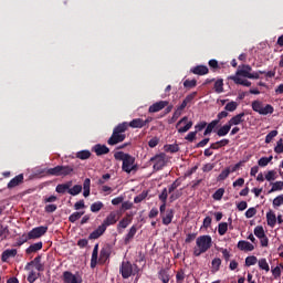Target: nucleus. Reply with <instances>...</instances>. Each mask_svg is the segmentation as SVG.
I'll return each mask as SVG.
<instances>
[{"label":"nucleus","instance_id":"nucleus-1","mask_svg":"<svg viewBox=\"0 0 283 283\" xmlns=\"http://www.w3.org/2000/svg\"><path fill=\"white\" fill-rule=\"evenodd\" d=\"M42 174H45L46 176L65 178L67 176H74L75 167L74 165H57L53 168L45 169L44 171H42Z\"/></svg>","mask_w":283,"mask_h":283},{"label":"nucleus","instance_id":"nucleus-2","mask_svg":"<svg viewBox=\"0 0 283 283\" xmlns=\"http://www.w3.org/2000/svg\"><path fill=\"white\" fill-rule=\"evenodd\" d=\"M119 273L122 274L123 280H129L132 276L140 277V268H138V264L136 263L123 261L119 266Z\"/></svg>","mask_w":283,"mask_h":283},{"label":"nucleus","instance_id":"nucleus-3","mask_svg":"<svg viewBox=\"0 0 283 283\" xmlns=\"http://www.w3.org/2000/svg\"><path fill=\"white\" fill-rule=\"evenodd\" d=\"M127 130V122H123L118 124L114 129L112 136L107 140V145H118V143H123L127 135H125Z\"/></svg>","mask_w":283,"mask_h":283},{"label":"nucleus","instance_id":"nucleus-4","mask_svg":"<svg viewBox=\"0 0 283 283\" xmlns=\"http://www.w3.org/2000/svg\"><path fill=\"white\" fill-rule=\"evenodd\" d=\"M197 248L193 249V255L195 258H200L202 253H207L209 249H211V245L213 244V241L211 239V235H200L196 240Z\"/></svg>","mask_w":283,"mask_h":283},{"label":"nucleus","instance_id":"nucleus-5","mask_svg":"<svg viewBox=\"0 0 283 283\" xmlns=\"http://www.w3.org/2000/svg\"><path fill=\"white\" fill-rule=\"evenodd\" d=\"M253 72V69L251 67V65L249 64H243V65H239L237 72H235V76L240 77L243 76V78H254L258 80L260 78V74H266V71H259V72Z\"/></svg>","mask_w":283,"mask_h":283},{"label":"nucleus","instance_id":"nucleus-6","mask_svg":"<svg viewBox=\"0 0 283 283\" xmlns=\"http://www.w3.org/2000/svg\"><path fill=\"white\" fill-rule=\"evenodd\" d=\"M122 169L126 174H132V171H138V165H136V157L128 155L122 164Z\"/></svg>","mask_w":283,"mask_h":283},{"label":"nucleus","instance_id":"nucleus-7","mask_svg":"<svg viewBox=\"0 0 283 283\" xmlns=\"http://www.w3.org/2000/svg\"><path fill=\"white\" fill-rule=\"evenodd\" d=\"M193 127V122L189 120V117L184 116L177 124H176V129L178 134H187L189 129Z\"/></svg>","mask_w":283,"mask_h":283},{"label":"nucleus","instance_id":"nucleus-8","mask_svg":"<svg viewBox=\"0 0 283 283\" xmlns=\"http://www.w3.org/2000/svg\"><path fill=\"white\" fill-rule=\"evenodd\" d=\"M166 158H167V155H165V153H161V154L156 155L153 158H150V163H154L153 168L155 169V171H160V169H163V167H165Z\"/></svg>","mask_w":283,"mask_h":283},{"label":"nucleus","instance_id":"nucleus-9","mask_svg":"<svg viewBox=\"0 0 283 283\" xmlns=\"http://www.w3.org/2000/svg\"><path fill=\"white\" fill-rule=\"evenodd\" d=\"M48 233V226H40L33 228L29 233V240H38V238H43Z\"/></svg>","mask_w":283,"mask_h":283},{"label":"nucleus","instance_id":"nucleus-10","mask_svg":"<svg viewBox=\"0 0 283 283\" xmlns=\"http://www.w3.org/2000/svg\"><path fill=\"white\" fill-rule=\"evenodd\" d=\"M62 280L64 283H83V280L76 274L70 272V271H64L62 274Z\"/></svg>","mask_w":283,"mask_h":283},{"label":"nucleus","instance_id":"nucleus-11","mask_svg":"<svg viewBox=\"0 0 283 283\" xmlns=\"http://www.w3.org/2000/svg\"><path fill=\"white\" fill-rule=\"evenodd\" d=\"M118 222V212L112 211L104 219L102 226H104L106 229L107 227H112L113 224H116Z\"/></svg>","mask_w":283,"mask_h":283},{"label":"nucleus","instance_id":"nucleus-12","mask_svg":"<svg viewBox=\"0 0 283 283\" xmlns=\"http://www.w3.org/2000/svg\"><path fill=\"white\" fill-rule=\"evenodd\" d=\"M167 105H169V101L156 102L149 106L148 112H149V114H156L158 112H161V109H165V107H167Z\"/></svg>","mask_w":283,"mask_h":283},{"label":"nucleus","instance_id":"nucleus-13","mask_svg":"<svg viewBox=\"0 0 283 283\" xmlns=\"http://www.w3.org/2000/svg\"><path fill=\"white\" fill-rule=\"evenodd\" d=\"M109 255H112V250L109 249V247L102 248L98 259L99 264H105V262L109 260Z\"/></svg>","mask_w":283,"mask_h":283},{"label":"nucleus","instance_id":"nucleus-14","mask_svg":"<svg viewBox=\"0 0 283 283\" xmlns=\"http://www.w3.org/2000/svg\"><path fill=\"white\" fill-rule=\"evenodd\" d=\"M244 116H247V114L244 112L239 113L237 115H234L228 123L230 125V127H233L235 125H242V123H244Z\"/></svg>","mask_w":283,"mask_h":283},{"label":"nucleus","instance_id":"nucleus-15","mask_svg":"<svg viewBox=\"0 0 283 283\" xmlns=\"http://www.w3.org/2000/svg\"><path fill=\"white\" fill-rule=\"evenodd\" d=\"M92 151H94L96 156H105L109 153V148L106 145L96 144L93 146Z\"/></svg>","mask_w":283,"mask_h":283},{"label":"nucleus","instance_id":"nucleus-16","mask_svg":"<svg viewBox=\"0 0 283 283\" xmlns=\"http://www.w3.org/2000/svg\"><path fill=\"white\" fill-rule=\"evenodd\" d=\"M129 127H132V129H143V127H145V119L135 118L127 123V129H129Z\"/></svg>","mask_w":283,"mask_h":283},{"label":"nucleus","instance_id":"nucleus-17","mask_svg":"<svg viewBox=\"0 0 283 283\" xmlns=\"http://www.w3.org/2000/svg\"><path fill=\"white\" fill-rule=\"evenodd\" d=\"M105 231H107V228H105L103 226V223L101 226H98L97 229H95L90 235H88V240H98V238H101V235H103V233H105Z\"/></svg>","mask_w":283,"mask_h":283},{"label":"nucleus","instance_id":"nucleus-18","mask_svg":"<svg viewBox=\"0 0 283 283\" xmlns=\"http://www.w3.org/2000/svg\"><path fill=\"white\" fill-rule=\"evenodd\" d=\"M192 74H197V76H205L209 74V67L207 65H197L190 70Z\"/></svg>","mask_w":283,"mask_h":283},{"label":"nucleus","instance_id":"nucleus-19","mask_svg":"<svg viewBox=\"0 0 283 283\" xmlns=\"http://www.w3.org/2000/svg\"><path fill=\"white\" fill-rule=\"evenodd\" d=\"M19 185H23V174H20L12 178L8 184V189H14V187H19Z\"/></svg>","mask_w":283,"mask_h":283},{"label":"nucleus","instance_id":"nucleus-20","mask_svg":"<svg viewBox=\"0 0 283 283\" xmlns=\"http://www.w3.org/2000/svg\"><path fill=\"white\" fill-rule=\"evenodd\" d=\"M228 78L229 81H233L235 85H243V87H251V82H249L248 80H242L238 77V75H230Z\"/></svg>","mask_w":283,"mask_h":283},{"label":"nucleus","instance_id":"nucleus-21","mask_svg":"<svg viewBox=\"0 0 283 283\" xmlns=\"http://www.w3.org/2000/svg\"><path fill=\"white\" fill-rule=\"evenodd\" d=\"M17 249H7L2 252V255H1V261L2 262H8V260H10V258H17Z\"/></svg>","mask_w":283,"mask_h":283},{"label":"nucleus","instance_id":"nucleus-22","mask_svg":"<svg viewBox=\"0 0 283 283\" xmlns=\"http://www.w3.org/2000/svg\"><path fill=\"white\" fill-rule=\"evenodd\" d=\"M266 222L268 227H271V229H273L275 224H277V217L275 216V212H273V210L266 212Z\"/></svg>","mask_w":283,"mask_h":283},{"label":"nucleus","instance_id":"nucleus-23","mask_svg":"<svg viewBox=\"0 0 283 283\" xmlns=\"http://www.w3.org/2000/svg\"><path fill=\"white\" fill-rule=\"evenodd\" d=\"M96 264H98V243L94 245L92 256H91V269H96Z\"/></svg>","mask_w":283,"mask_h":283},{"label":"nucleus","instance_id":"nucleus-24","mask_svg":"<svg viewBox=\"0 0 283 283\" xmlns=\"http://www.w3.org/2000/svg\"><path fill=\"white\" fill-rule=\"evenodd\" d=\"M41 249H43V242H36L31 244L29 248H27L25 250V254L30 255L32 253H36V251H41Z\"/></svg>","mask_w":283,"mask_h":283},{"label":"nucleus","instance_id":"nucleus-25","mask_svg":"<svg viewBox=\"0 0 283 283\" xmlns=\"http://www.w3.org/2000/svg\"><path fill=\"white\" fill-rule=\"evenodd\" d=\"M229 143H231V140L223 138L219 142L212 143L210 145V149H214V150L222 149V147H227V145H229Z\"/></svg>","mask_w":283,"mask_h":283},{"label":"nucleus","instance_id":"nucleus-26","mask_svg":"<svg viewBox=\"0 0 283 283\" xmlns=\"http://www.w3.org/2000/svg\"><path fill=\"white\" fill-rule=\"evenodd\" d=\"M137 231H138V228H136V226H132L128 233L124 238V243L129 244L132 240H134V235H136Z\"/></svg>","mask_w":283,"mask_h":283},{"label":"nucleus","instance_id":"nucleus-27","mask_svg":"<svg viewBox=\"0 0 283 283\" xmlns=\"http://www.w3.org/2000/svg\"><path fill=\"white\" fill-rule=\"evenodd\" d=\"M238 249H240V251H253L255 247L249 241H239Z\"/></svg>","mask_w":283,"mask_h":283},{"label":"nucleus","instance_id":"nucleus-28","mask_svg":"<svg viewBox=\"0 0 283 283\" xmlns=\"http://www.w3.org/2000/svg\"><path fill=\"white\" fill-rule=\"evenodd\" d=\"M231 125L229 124V122L227 124H224L223 126H221L218 130H217V136H219L220 138L227 136V134H229V132H231Z\"/></svg>","mask_w":283,"mask_h":283},{"label":"nucleus","instance_id":"nucleus-29","mask_svg":"<svg viewBox=\"0 0 283 283\" xmlns=\"http://www.w3.org/2000/svg\"><path fill=\"white\" fill-rule=\"evenodd\" d=\"M158 279H159L163 283H169V280H170L169 270H168V269H161V270L158 272Z\"/></svg>","mask_w":283,"mask_h":283},{"label":"nucleus","instance_id":"nucleus-30","mask_svg":"<svg viewBox=\"0 0 283 283\" xmlns=\"http://www.w3.org/2000/svg\"><path fill=\"white\" fill-rule=\"evenodd\" d=\"M91 187H92V180L90 178H86L83 182V196L84 198H90L91 193Z\"/></svg>","mask_w":283,"mask_h":283},{"label":"nucleus","instance_id":"nucleus-31","mask_svg":"<svg viewBox=\"0 0 283 283\" xmlns=\"http://www.w3.org/2000/svg\"><path fill=\"white\" fill-rule=\"evenodd\" d=\"M220 266H222V259L214 258L211 261V273H218V271H220Z\"/></svg>","mask_w":283,"mask_h":283},{"label":"nucleus","instance_id":"nucleus-32","mask_svg":"<svg viewBox=\"0 0 283 283\" xmlns=\"http://www.w3.org/2000/svg\"><path fill=\"white\" fill-rule=\"evenodd\" d=\"M72 187V181L66 184H59L55 188L56 193H65V191H70V188Z\"/></svg>","mask_w":283,"mask_h":283},{"label":"nucleus","instance_id":"nucleus-33","mask_svg":"<svg viewBox=\"0 0 283 283\" xmlns=\"http://www.w3.org/2000/svg\"><path fill=\"white\" fill-rule=\"evenodd\" d=\"M174 220V210H167L166 216H163V224L168 227V224H171V221Z\"/></svg>","mask_w":283,"mask_h":283},{"label":"nucleus","instance_id":"nucleus-34","mask_svg":"<svg viewBox=\"0 0 283 283\" xmlns=\"http://www.w3.org/2000/svg\"><path fill=\"white\" fill-rule=\"evenodd\" d=\"M218 125H220L219 120L214 119L212 122H210L207 126H206V130L203 132V136H209V134H211L213 132L214 127H218Z\"/></svg>","mask_w":283,"mask_h":283},{"label":"nucleus","instance_id":"nucleus-35","mask_svg":"<svg viewBox=\"0 0 283 283\" xmlns=\"http://www.w3.org/2000/svg\"><path fill=\"white\" fill-rule=\"evenodd\" d=\"M213 90L217 94H222L224 92V80L219 78L214 82Z\"/></svg>","mask_w":283,"mask_h":283},{"label":"nucleus","instance_id":"nucleus-36","mask_svg":"<svg viewBox=\"0 0 283 283\" xmlns=\"http://www.w3.org/2000/svg\"><path fill=\"white\" fill-rule=\"evenodd\" d=\"M33 266H35L36 271H39L40 273L45 271V265L41 263V255H38L33 259Z\"/></svg>","mask_w":283,"mask_h":283},{"label":"nucleus","instance_id":"nucleus-37","mask_svg":"<svg viewBox=\"0 0 283 283\" xmlns=\"http://www.w3.org/2000/svg\"><path fill=\"white\" fill-rule=\"evenodd\" d=\"M129 224H132V216L127 214L126 217H124L119 223H118V228L119 229H127V227H129Z\"/></svg>","mask_w":283,"mask_h":283},{"label":"nucleus","instance_id":"nucleus-38","mask_svg":"<svg viewBox=\"0 0 283 283\" xmlns=\"http://www.w3.org/2000/svg\"><path fill=\"white\" fill-rule=\"evenodd\" d=\"M80 160H88L92 157V153L90 150H80L75 155Z\"/></svg>","mask_w":283,"mask_h":283},{"label":"nucleus","instance_id":"nucleus-39","mask_svg":"<svg viewBox=\"0 0 283 283\" xmlns=\"http://www.w3.org/2000/svg\"><path fill=\"white\" fill-rule=\"evenodd\" d=\"M272 188L268 191V193H275V191H282L283 190V181H275L272 182Z\"/></svg>","mask_w":283,"mask_h":283},{"label":"nucleus","instance_id":"nucleus-40","mask_svg":"<svg viewBox=\"0 0 283 283\" xmlns=\"http://www.w3.org/2000/svg\"><path fill=\"white\" fill-rule=\"evenodd\" d=\"M263 107H264V104L262 102L258 99L252 102V109L253 112H256V114L261 115Z\"/></svg>","mask_w":283,"mask_h":283},{"label":"nucleus","instance_id":"nucleus-41","mask_svg":"<svg viewBox=\"0 0 283 283\" xmlns=\"http://www.w3.org/2000/svg\"><path fill=\"white\" fill-rule=\"evenodd\" d=\"M230 174H231V168L229 167L222 170L221 174L217 177L218 182L222 180H227Z\"/></svg>","mask_w":283,"mask_h":283},{"label":"nucleus","instance_id":"nucleus-42","mask_svg":"<svg viewBox=\"0 0 283 283\" xmlns=\"http://www.w3.org/2000/svg\"><path fill=\"white\" fill-rule=\"evenodd\" d=\"M81 191H83V186L81 185H75L72 188H69L70 196H78Z\"/></svg>","mask_w":283,"mask_h":283},{"label":"nucleus","instance_id":"nucleus-43","mask_svg":"<svg viewBox=\"0 0 283 283\" xmlns=\"http://www.w3.org/2000/svg\"><path fill=\"white\" fill-rule=\"evenodd\" d=\"M273 112H275V108H273V105L266 104L261 109V116H268V114H273Z\"/></svg>","mask_w":283,"mask_h":283},{"label":"nucleus","instance_id":"nucleus-44","mask_svg":"<svg viewBox=\"0 0 283 283\" xmlns=\"http://www.w3.org/2000/svg\"><path fill=\"white\" fill-rule=\"evenodd\" d=\"M229 231V223L227 222H221L218 226V233L219 235H224Z\"/></svg>","mask_w":283,"mask_h":283},{"label":"nucleus","instance_id":"nucleus-45","mask_svg":"<svg viewBox=\"0 0 283 283\" xmlns=\"http://www.w3.org/2000/svg\"><path fill=\"white\" fill-rule=\"evenodd\" d=\"M104 205L103 201H97L91 205V211L92 213H98L101 209H103Z\"/></svg>","mask_w":283,"mask_h":283},{"label":"nucleus","instance_id":"nucleus-46","mask_svg":"<svg viewBox=\"0 0 283 283\" xmlns=\"http://www.w3.org/2000/svg\"><path fill=\"white\" fill-rule=\"evenodd\" d=\"M259 268L261 269V271H265L266 273L271 271V268L269 266V262H266V259L259 260Z\"/></svg>","mask_w":283,"mask_h":283},{"label":"nucleus","instance_id":"nucleus-47","mask_svg":"<svg viewBox=\"0 0 283 283\" xmlns=\"http://www.w3.org/2000/svg\"><path fill=\"white\" fill-rule=\"evenodd\" d=\"M85 214V211L82 212H73L70 217H69V221H71L72 223L76 222L77 220H81V217H83Z\"/></svg>","mask_w":283,"mask_h":283},{"label":"nucleus","instance_id":"nucleus-48","mask_svg":"<svg viewBox=\"0 0 283 283\" xmlns=\"http://www.w3.org/2000/svg\"><path fill=\"white\" fill-rule=\"evenodd\" d=\"M147 196H149V192L145 191V190L142 193H139L138 196H136L134 198L135 205L143 202V200H145L147 198Z\"/></svg>","mask_w":283,"mask_h":283},{"label":"nucleus","instance_id":"nucleus-49","mask_svg":"<svg viewBox=\"0 0 283 283\" xmlns=\"http://www.w3.org/2000/svg\"><path fill=\"white\" fill-rule=\"evenodd\" d=\"M28 240H30V237L28 234H22L17 239L14 247H22V244H25V242H28Z\"/></svg>","mask_w":283,"mask_h":283},{"label":"nucleus","instance_id":"nucleus-50","mask_svg":"<svg viewBox=\"0 0 283 283\" xmlns=\"http://www.w3.org/2000/svg\"><path fill=\"white\" fill-rule=\"evenodd\" d=\"M276 179H277V171L275 170H270L265 175V180H268V182H273V180H276Z\"/></svg>","mask_w":283,"mask_h":283},{"label":"nucleus","instance_id":"nucleus-51","mask_svg":"<svg viewBox=\"0 0 283 283\" xmlns=\"http://www.w3.org/2000/svg\"><path fill=\"white\" fill-rule=\"evenodd\" d=\"M283 205V195H279L276 198L273 199L272 206L274 209H277L279 207H282Z\"/></svg>","mask_w":283,"mask_h":283},{"label":"nucleus","instance_id":"nucleus-52","mask_svg":"<svg viewBox=\"0 0 283 283\" xmlns=\"http://www.w3.org/2000/svg\"><path fill=\"white\" fill-rule=\"evenodd\" d=\"M254 235L260 238H264L266 235V233L264 232V227L262 226H258L254 228Z\"/></svg>","mask_w":283,"mask_h":283},{"label":"nucleus","instance_id":"nucleus-53","mask_svg":"<svg viewBox=\"0 0 283 283\" xmlns=\"http://www.w3.org/2000/svg\"><path fill=\"white\" fill-rule=\"evenodd\" d=\"M182 182L179 179H176L170 186H168V193H174Z\"/></svg>","mask_w":283,"mask_h":283},{"label":"nucleus","instance_id":"nucleus-54","mask_svg":"<svg viewBox=\"0 0 283 283\" xmlns=\"http://www.w3.org/2000/svg\"><path fill=\"white\" fill-rule=\"evenodd\" d=\"M254 264H258V256L251 255L245 258V266H254Z\"/></svg>","mask_w":283,"mask_h":283},{"label":"nucleus","instance_id":"nucleus-55","mask_svg":"<svg viewBox=\"0 0 283 283\" xmlns=\"http://www.w3.org/2000/svg\"><path fill=\"white\" fill-rule=\"evenodd\" d=\"M8 235H10V230L8 229V226L0 224V238L7 239Z\"/></svg>","mask_w":283,"mask_h":283},{"label":"nucleus","instance_id":"nucleus-56","mask_svg":"<svg viewBox=\"0 0 283 283\" xmlns=\"http://www.w3.org/2000/svg\"><path fill=\"white\" fill-rule=\"evenodd\" d=\"M227 112H235L238 109V102H230L224 106Z\"/></svg>","mask_w":283,"mask_h":283},{"label":"nucleus","instance_id":"nucleus-57","mask_svg":"<svg viewBox=\"0 0 283 283\" xmlns=\"http://www.w3.org/2000/svg\"><path fill=\"white\" fill-rule=\"evenodd\" d=\"M167 198H169V190H167V188H164L161 190V193L158 196V199L160 200V202H167Z\"/></svg>","mask_w":283,"mask_h":283},{"label":"nucleus","instance_id":"nucleus-58","mask_svg":"<svg viewBox=\"0 0 283 283\" xmlns=\"http://www.w3.org/2000/svg\"><path fill=\"white\" fill-rule=\"evenodd\" d=\"M196 85H198V81L196 80H186L184 82V87H187L188 90L196 87Z\"/></svg>","mask_w":283,"mask_h":283},{"label":"nucleus","instance_id":"nucleus-59","mask_svg":"<svg viewBox=\"0 0 283 283\" xmlns=\"http://www.w3.org/2000/svg\"><path fill=\"white\" fill-rule=\"evenodd\" d=\"M222 196H224V188H219L213 195V200H222Z\"/></svg>","mask_w":283,"mask_h":283},{"label":"nucleus","instance_id":"nucleus-60","mask_svg":"<svg viewBox=\"0 0 283 283\" xmlns=\"http://www.w3.org/2000/svg\"><path fill=\"white\" fill-rule=\"evenodd\" d=\"M181 196H182V192L180 190H176L170 193L169 201L176 202V200H178V198H180Z\"/></svg>","mask_w":283,"mask_h":283},{"label":"nucleus","instance_id":"nucleus-61","mask_svg":"<svg viewBox=\"0 0 283 283\" xmlns=\"http://www.w3.org/2000/svg\"><path fill=\"white\" fill-rule=\"evenodd\" d=\"M277 136V130H272L265 136V144L269 145Z\"/></svg>","mask_w":283,"mask_h":283},{"label":"nucleus","instance_id":"nucleus-62","mask_svg":"<svg viewBox=\"0 0 283 283\" xmlns=\"http://www.w3.org/2000/svg\"><path fill=\"white\" fill-rule=\"evenodd\" d=\"M128 156H129V154H125L123 151H117L114 154L115 160H122V163H124L125 158H127Z\"/></svg>","mask_w":283,"mask_h":283},{"label":"nucleus","instance_id":"nucleus-63","mask_svg":"<svg viewBox=\"0 0 283 283\" xmlns=\"http://www.w3.org/2000/svg\"><path fill=\"white\" fill-rule=\"evenodd\" d=\"M275 154H283V139L276 142V146L274 147Z\"/></svg>","mask_w":283,"mask_h":283},{"label":"nucleus","instance_id":"nucleus-64","mask_svg":"<svg viewBox=\"0 0 283 283\" xmlns=\"http://www.w3.org/2000/svg\"><path fill=\"white\" fill-rule=\"evenodd\" d=\"M176 280H177V283L185 282V271L184 270H180L177 272Z\"/></svg>","mask_w":283,"mask_h":283}]
</instances>
